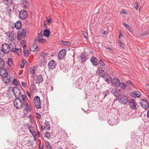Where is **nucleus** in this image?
<instances>
[{
	"label": "nucleus",
	"mask_w": 149,
	"mask_h": 149,
	"mask_svg": "<svg viewBox=\"0 0 149 149\" xmlns=\"http://www.w3.org/2000/svg\"><path fill=\"white\" fill-rule=\"evenodd\" d=\"M21 49L16 47V44L14 43H10L8 45L7 43H4L2 45L1 52L3 53L1 54L0 51V56H3L4 54H8L10 51L11 52L16 54L18 55L21 54Z\"/></svg>",
	"instance_id": "nucleus-1"
},
{
	"label": "nucleus",
	"mask_w": 149,
	"mask_h": 149,
	"mask_svg": "<svg viewBox=\"0 0 149 149\" xmlns=\"http://www.w3.org/2000/svg\"><path fill=\"white\" fill-rule=\"evenodd\" d=\"M13 103L15 107L18 109L22 108L24 104V103L18 97H16L14 100Z\"/></svg>",
	"instance_id": "nucleus-2"
},
{
	"label": "nucleus",
	"mask_w": 149,
	"mask_h": 149,
	"mask_svg": "<svg viewBox=\"0 0 149 149\" xmlns=\"http://www.w3.org/2000/svg\"><path fill=\"white\" fill-rule=\"evenodd\" d=\"M34 106L36 109H39L41 108L40 97L38 96L34 97L33 99Z\"/></svg>",
	"instance_id": "nucleus-3"
},
{
	"label": "nucleus",
	"mask_w": 149,
	"mask_h": 149,
	"mask_svg": "<svg viewBox=\"0 0 149 149\" xmlns=\"http://www.w3.org/2000/svg\"><path fill=\"white\" fill-rule=\"evenodd\" d=\"M26 35V33L25 30L23 29L22 30H21L18 32L17 38L18 40H21L25 37Z\"/></svg>",
	"instance_id": "nucleus-4"
},
{
	"label": "nucleus",
	"mask_w": 149,
	"mask_h": 149,
	"mask_svg": "<svg viewBox=\"0 0 149 149\" xmlns=\"http://www.w3.org/2000/svg\"><path fill=\"white\" fill-rule=\"evenodd\" d=\"M15 36L13 31L10 32L8 36H7V38L9 42L10 43H15Z\"/></svg>",
	"instance_id": "nucleus-5"
},
{
	"label": "nucleus",
	"mask_w": 149,
	"mask_h": 149,
	"mask_svg": "<svg viewBox=\"0 0 149 149\" xmlns=\"http://www.w3.org/2000/svg\"><path fill=\"white\" fill-rule=\"evenodd\" d=\"M117 97H118L119 102L120 103L125 104L128 101L127 97L125 95H118V96Z\"/></svg>",
	"instance_id": "nucleus-6"
},
{
	"label": "nucleus",
	"mask_w": 149,
	"mask_h": 149,
	"mask_svg": "<svg viewBox=\"0 0 149 149\" xmlns=\"http://www.w3.org/2000/svg\"><path fill=\"white\" fill-rule=\"evenodd\" d=\"M129 105L132 110H135L136 109V106L137 105L134 99H130L128 101Z\"/></svg>",
	"instance_id": "nucleus-7"
},
{
	"label": "nucleus",
	"mask_w": 149,
	"mask_h": 149,
	"mask_svg": "<svg viewBox=\"0 0 149 149\" xmlns=\"http://www.w3.org/2000/svg\"><path fill=\"white\" fill-rule=\"evenodd\" d=\"M28 16L27 12L25 10H22L19 12V17L22 19H25Z\"/></svg>",
	"instance_id": "nucleus-8"
},
{
	"label": "nucleus",
	"mask_w": 149,
	"mask_h": 149,
	"mask_svg": "<svg viewBox=\"0 0 149 149\" xmlns=\"http://www.w3.org/2000/svg\"><path fill=\"white\" fill-rule=\"evenodd\" d=\"M12 91L15 97H18L21 95V91L19 88L17 86H15L12 89Z\"/></svg>",
	"instance_id": "nucleus-9"
},
{
	"label": "nucleus",
	"mask_w": 149,
	"mask_h": 149,
	"mask_svg": "<svg viewBox=\"0 0 149 149\" xmlns=\"http://www.w3.org/2000/svg\"><path fill=\"white\" fill-rule=\"evenodd\" d=\"M141 106L145 110L148 109L149 108L148 103L146 100L142 99L140 102Z\"/></svg>",
	"instance_id": "nucleus-10"
},
{
	"label": "nucleus",
	"mask_w": 149,
	"mask_h": 149,
	"mask_svg": "<svg viewBox=\"0 0 149 149\" xmlns=\"http://www.w3.org/2000/svg\"><path fill=\"white\" fill-rule=\"evenodd\" d=\"M113 85L116 87H118L120 86V81L117 78H114L112 81Z\"/></svg>",
	"instance_id": "nucleus-11"
},
{
	"label": "nucleus",
	"mask_w": 149,
	"mask_h": 149,
	"mask_svg": "<svg viewBox=\"0 0 149 149\" xmlns=\"http://www.w3.org/2000/svg\"><path fill=\"white\" fill-rule=\"evenodd\" d=\"M66 54V51L65 49H63L61 50L58 54V58L60 59H62Z\"/></svg>",
	"instance_id": "nucleus-12"
},
{
	"label": "nucleus",
	"mask_w": 149,
	"mask_h": 149,
	"mask_svg": "<svg viewBox=\"0 0 149 149\" xmlns=\"http://www.w3.org/2000/svg\"><path fill=\"white\" fill-rule=\"evenodd\" d=\"M3 81L5 83H7L10 81V77L8 74L2 77Z\"/></svg>",
	"instance_id": "nucleus-13"
},
{
	"label": "nucleus",
	"mask_w": 149,
	"mask_h": 149,
	"mask_svg": "<svg viewBox=\"0 0 149 149\" xmlns=\"http://www.w3.org/2000/svg\"><path fill=\"white\" fill-rule=\"evenodd\" d=\"M56 64L55 61L54 60L50 61L48 64L49 68L50 69H53L55 68Z\"/></svg>",
	"instance_id": "nucleus-14"
},
{
	"label": "nucleus",
	"mask_w": 149,
	"mask_h": 149,
	"mask_svg": "<svg viewBox=\"0 0 149 149\" xmlns=\"http://www.w3.org/2000/svg\"><path fill=\"white\" fill-rule=\"evenodd\" d=\"M44 129L46 131H49L50 129V125L48 121H45L44 124Z\"/></svg>",
	"instance_id": "nucleus-15"
},
{
	"label": "nucleus",
	"mask_w": 149,
	"mask_h": 149,
	"mask_svg": "<svg viewBox=\"0 0 149 149\" xmlns=\"http://www.w3.org/2000/svg\"><path fill=\"white\" fill-rule=\"evenodd\" d=\"M6 74H8V71L5 69L1 68L0 69V75L2 77Z\"/></svg>",
	"instance_id": "nucleus-16"
},
{
	"label": "nucleus",
	"mask_w": 149,
	"mask_h": 149,
	"mask_svg": "<svg viewBox=\"0 0 149 149\" xmlns=\"http://www.w3.org/2000/svg\"><path fill=\"white\" fill-rule=\"evenodd\" d=\"M36 70V67L35 66L32 67L30 68L29 69V73L34 76L35 74V71Z\"/></svg>",
	"instance_id": "nucleus-17"
},
{
	"label": "nucleus",
	"mask_w": 149,
	"mask_h": 149,
	"mask_svg": "<svg viewBox=\"0 0 149 149\" xmlns=\"http://www.w3.org/2000/svg\"><path fill=\"white\" fill-rule=\"evenodd\" d=\"M47 53L45 52H42L41 54V56L42 58L44 60V62H45L47 61V60L48 57Z\"/></svg>",
	"instance_id": "nucleus-18"
},
{
	"label": "nucleus",
	"mask_w": 149,
	"mask_h": 149,
	"mask_svg": "<svg viewBox=\"0 0 149 149\" xmlns=\"http://www.w3.org/2000/svg\"><path fill=\"white\" fill-rule=\"evenodd\" d=\"M132 96L135 97H140L141 94L138 91H135L132 93Z\"/></svg>",
	"instance_id": "nucleus-19"
},
{
	"label": "nucleus",
	"mask_w": 149,
	"mask_h": 149,
	"mask_svg": "<svg viewBox=\"0 0 149 149\" xmlns=\"http://www.w3.org/2000/svg\"><path fill=\"white\" fill-rule=\"evenodd\" d=\"M38 46L35 44H33L30 47V50L33 52H36L38 50Z\"/></svg>",
	"instance_id": "nucleus-20"
},
{
	"label": "nucleus",
	"mask_w": 149,
	"mask_h": 149,
	"mask_svg": "<svg viewBox=\"0 0 149 149\" xmlns=\"http://www.w3.org/2000/svg\"><path fill=\"white\" fill-rule=\"evenodd\" d=\"M22 26L21 22L20 21H18L15 23V27L17 29H19L21 28Z\"/></svg>",
	"instance_id": "nucleus-21"
},
{
	"label": "nucleus",
	"mask_w": 149,
	"mask_h": 149,
	"mask_svg": "<svg viewBox=\"0 0 149 149\" xmlns=\"http://www.w3.org/2000/svg\"><path fill=\"white\" fill-rule=\"evenodd\" d=\"M91 62L94 65H97L98 64L97 60L96 58L94 56L90 58Z\"/></svg>",
	"instance_id": "nucleus-22"
},
{
	"label": "nucleus",
	"mask_w": 149,
	"mask_h": 149,
	"mask_svg": "<svg viewBox=\"0 0 149 149\" xmlns=\"http://www.w3.org/2000/svg\"><path fill=\"white\" fill-rule=\"evenodd\" d=\"M43 81V77L41 75H40L37 76V79L36 80V83L39 84L40 83L42 82Z\"/></svg>",
	"instance_id": "nucleus-23"
},
{
	"label": "nucleus",
	"mask_w": 149,
	"mask_h": 149,
	"mask_svg": "<svg viewBox=\"0 0 149 149\" xmlns=\"http://www.w3.org/2000/svg\"><path fill=\"white\" fill-rule=\"evenodd\" d=\"M29 130L32 135L35 137L37 135L36 132L33 130V128L31 126H29L28 127Z\"/></svg>",
	"instance_id": "nucleus-24"
},
{
	"label": "nucleus",
	"mask_w": 149,
	"mask_h": 149,
	"mask_svg": "<svg viewBox=\"0 0 149 149\" xmlns=\"http://www.w3.org/2000/svg\"><path fill=\"white\" fill-rule=\"evenodd\" d=\"M3 2L5 5L7 6H10L12 4V0H3Z\"/></svg>",
	"instance_id": "nucleus-25"
},
{
	"label": "nucleus",
	"mask_w": 149,
	"mask_h": 149,
	"mask_svg": "<svg viewBox=\"0 0 149 149\" xmlns=\"http://www.w3.org/2000/svg\"><path fill=\"white\" fill-rule=\"evenodd\" d=\"M25 105V108L28 112H29L31 111V108L28 102H26L24 104Z\"/></svg>",
	"instance_id": "nucleus-26"
},
{
	"label": "nucleus",
	"mask_w": 149,
	"mask_h": 149,
	"mask_svg": "<svg viewBox=\"0 0 149 149\" xmlns=\"http://www.w3.org/2000/svg\"><path fill=\"white\" fill-rule=\"evenodd\" d=\"M98 71L99 72V74L102 75V77L104 78V76H105L104 71L102 70L101 68H99Z\"/></svg>",
	"instance_id": "nucleus-27"
},
{
	"label": "nucleus",
	"mask_w": 149,
	"mask_h": 149,
	"mask_svg": "<svg viewBox=\"0 0 149 149\" xmlns=\"http://www.w3.org/2000/svg\"><path fill=\"white\" fill-rule=\"evenodd\" d=\"M35 40H38L39 42L42 43H44L46 42V40L41 38H36Z\"/></svg>",
	"instance_id": "nucleus-28"
},
{
	"label": "nucleus",
	"mask_w": 149,
	"mask_h": 149,
	"mask_svg": "<svg viewBox=\"0 0 149 149\" xmlns=\"http://www.w3.org/2000/svg\"><path fill=\"white\" fill-rule=\"evenodd\" d=\"M22 3L24 7L25 8H28L29 5V2L26 0L23 1H22Z\"/></svg>",
	"instance_id": "nucleus-29"
},
{
	"label": "nucleus",
	"mask_w": 149,
	"mask_h": 149,
	"mask_svg": "<svg viewBox=\"0 0 149 149\" xmlns=\"http://www.w3.org/2000/svg\"><path fill=\"white\" fill-rule=\"evenodd\" d=\"M5 66V62L3 59L0 58V68H3Z\"/></svg>",
	"instance_id": "nucleus-30"
},
{
	"label": "nucleus",
	"mask_w": 149,
	"mask_h": 149,
	"mask_svg": "<svg viewBox=\"0 0 149 149\" xmlns=\"http://www.w3.org/2000/svg\"><path fill=\"white\" fill-rule=\"evenodd\" d=\"M43 33L44 36L47 37H48L49 36L50 31L49 30L46 29L45 30V31L43 32Z\"/></svg>",
	"instance_id": "nucleus-31"
},
{
	"label": "nucleus",
	"mask_w": 149,
	"mask_h": 149,
	"mask_svg": "<svg viewBox=\"0 0 149 149\" xmlns=\"http://www.w3.org/2000/svg\"><path fill=\"white\" fill-rule=\"evenodd\" d=\"M116 89H113L111 91V93L113 95H114V96L116 97H117L118 96V93L117 92H116Z\"/></svg>",
	"instance_id": "nucleus-32"
},
{
	"label": "nucleus",
	"mask_w": 149,
	"mask_h": 149,
	"mask_svg": "<svg viewBox=\"0 0 149 149\" xmlns=\"http://www.w3.org/2000/svg\"><path fill=\"white\" fill-rule=\"evenodd\" d=\"M29 51L28 50H24V54L26 57H28L29 54Z\"/></svg>",
	"instance_id": "nucleus-33"
},
{
	"label": "nucleus",
	"mask_w": 149,
	"mask_h": 149,
	"mask_svg": "<svg viewBox=\"0 0 149 149\" xmlns=\"http://www.w3.org/2000/svg\"><path fill=\"white\" fill-rule=\"evenodd\" d=\"M61 43L63 45H69L71 44V43L70 42L68 41L64 42L63 41H61Z\"/></svg>",
	"instance_id": "nucleus-34"
},
{
	"label": "nucleus",
	"mask_w": 149,
	"mask_h": 149,
	"mask_svg": "<svg viewBox=\"0 0 149 149\" xmlns=\"http://www.w3.org/2000/svg\"><path fill=\"white\" fill-rule=\"evenodd\" d=\"M45 136L48 139H49L51 137V135L48 132H46L44 134Z\"/></svg>",
	"instance_id": "nucleus-35"
},
{
	"label": "nucleus",
	"mask_w": 149,
	"mask_h": 149,
	"mask_svg": "<svg viewBox=\"0 0 149 149\" xmlns=\"http://www.w3.org/2000/svg\"><path fill=\"white\" fill-rule=\"evenodd\" d=\"M22 99L23 100V102L24 103V104L26 102H26V96L25 95H22L21 96Z\"/></svg>",
	"instance_id": "nucleus-36"
},
{
	"label": "nucleus",
	"mask_w": 149,
	"mask_h": 149,
	"mask_svg": "<svg viewBox=\"0 0 149 149\" xmlns=\"http://www.w3.org/2000/svg\"><path fill=\"white\" fill-rule=\"evenodd\" d=\"M120 88L122 89H125L126 88V84L123 82H122L120 84Z\"/></svg>",
	"instance_id": "nucleus-37"
},
{
	"label": "nucleus",
	"mask_w": 149,
	"mask_h": 149,
	"mask_svg": "<svg viewBox=\"0 0 149 149\" xmlns=\"http://www.w3.org/2000/svg\"><path fill=\"white\" fill-rule=\"evenodd\" d=\"M22 45L23 46L24 48L26 47V42L25 40H22L21 42Z\"/></svg>",
	"instance_id": "nucleus-38"
},
{
	"label": "nucleus",
	"mask_w": 149,
	"mask_h": 149,
	"mask_svg": "<svg viewBox=\"0 0 149 149\" xmlns=\"http://www.w3.org/2000/svg\"><path fill=\"white\" fill-rule=\"evenodd\" d=\"M8 64L10 66L12 65L13 63L12 62V60L11 58H8Z\"/></svg>",
	"instance_id": "nucleus-39"
},
{
	"label": "nucleus",
	"mask_w": 149,
	"mask_h": 149,
	"mask_svg": "<svg viewBox=\"0 0 149 149\" xmlns=\"http://www.w3.org/2000/svg\"><path fill=\"white\" fill-rule=\"evenodd\" d=\"M47 20L48 23L49 24L51 23V21L52 20V18L51 17H49V18H48L47 17Z\"/></svg>",
	"instance_id": "nucleus-40"
},
{
	"label": "nucleus",
	"mask_w": 149,
	"mask_h": 149,
	"mask_svg": "<svg viewBox=\"0 0 149 149\" xmlns=\"http://www.w3.org/2000/svg\"><path fill=\"white\" fill-rule=\"evenodd\" d=\"M99 63L100 65L101 66H104V64L103 61L100 59L99 61Z\"/></svg>",
	"instance_id": "nucleus-41"
},
{
	"label": "nucleus",
	"mask_w": 149,
	"mask_h": 149,
	"mask_svg": "<svg viewBox=\"0 0 149 149\" xmlns=\"http://www.w3.org/2000/svg\"><path fill=\"white\" fill-rule=\"evenodd\" d=\"M127 29L131 33H133L134 32L133 29L132 28L129 26Z\"/></svg>",
	"instance_id": "nucleus-42"
},
{
	"label": "nucleus",
	"mask_w": 149,
	"mask_h": 149,
	"mask_svg": "<svg viewBox=\"0 0 149 149\" xmlns=\"http://www.w3.org/2000/svg\"><path fill=\"white\" fill-rule=\"evenodd\" d=\"M82 35L85 38H86L87 37L88 34L85 31H83L82 32Z\"/></svg>",
	"instance_id": "nucleus-43"
},
{
	"label": "nucleus",
	"mask_w": 149,
	"mask_h": 149,
	"mask_svg": "<svg viewBox=\"0 0 149 149\" xmlns=\"http://www.w3.org/2000/svg\"><path fill=\"white\" fill-rule=\"evenodd\" d=\"M13 84L16 85L17 86L18 85V83L17 82V81L16 79H14L13 80Z\"/></svg>",
	"instance_id": "nucleus-44"
},
{
	"label": "nucleus",
	"mask_w": 149,
	"mask_h": 149,
	"mask_svg": "<svg viewBox=\"0 0 149 149\" xmlns=\"http://www.w3.org/2000/svg\"><path fill=\"white\" fill-rule=\"evenodd\" d=\"M21 85L24 88H25L26 87V83L21 82Z\"/></svg>",
	"instance_id": "nucleus-45"
},
{
	"label": "nucleus",
	"mask_w": 149,
	"mask_h": 149,
	"mask_svg": "<svg viewBox=\"0 0 149 149\" xmlns=\"http://www.w3.org/2000/svg\"><path fill=\"white\" fill-rule=\"evenodd\" d=\"M36 116L37 117V118L38 119H40V114L38 113H37L36 114Z\"/></svg>",
	"instance_id": "nucleus-46"
},
{
	"label": "nucleus",
	"mask_w": 149,
	"mask_h": 149,
	"mask_svg": "<svg viewBox=\"0 0 149 149\" xmlns=\"http://www.w3.org/2000/svg\"><path fill=\"white\" fill-rule=\"evenodd\" d=\"M42 36V33H40L38 34V37L36 38H41Z\"/></svg>",
	"instance_id": "nucleus-47"
},
{
	"label": "nucleus",
	"mask_w": 149,
	"mask_h": 149,
	"mask_svg": "<svg viewBox=\"0 0 149 149\" xmlns=\"http://www.w3.org/2000/svg\"><path fill=\"white\" fill-rule=\"evenodd\" d=\"M123 24L127 29L129 26L128 24L125 23H123Z\"/></svg>",
	"instance_id": "nucleus-48"
},
{
	"label": "nucleus",
	"mask_w": 149,
	"mask_h": 149,
	"mask_svg": "<svg viewBox=\"0 0 149 149\" xmlns=\"http://www.w3.org/2000/svg\"><path fill=\"white\" fill-rule=\"evenodd\" d=\"M126 82L127 84H133L131 80H127L126 81Z\"/></svg>",
	"instance_id": "nucleus-49"
},
{
	"label": "nucleus",
	"mask_w": 149,
	"mask_h": 149,
	"mask_svg": "<svg viewBox=\"0 0 149 149\" xmlns=\"http://www.w3.org/2000/svg\"><path fill=\"white\" fill-rule=\"evenodd\" d=\"M119 45L121 47H124V45L121 42H119Z\"/></svg>",
	"instance_id": "nucleus-50"
},
{
	"label": "nucleus",
	"mask_w": 149,
	"mask_h": 149,
	"mask_svg": "<svg viewBox=\"0 0 149 149\" xmlns=\"http://www.w3.org/2000/svg\"><path fill=\"white\" fill-rule=\"evenodd\" d=\"M104 79L105 80V81L108 83H109V81H110V80L108 78H105L104 77Z\"/></svg>",
	"instance_id": "nucleus-51"
},
{
	"label": "nucleus",
	"mask_w": 149,
	"mask_h": 149,
	"mask_svg": "<svg viewBox=\"0 0 149 149\" xmlns=\"http://www.w3.org/2000/svg\"><path fill=\"white\" fill-rule=\"evenodd\" d=\"M45 144L47 146V148H49V147H50L49 143V142H47L45 143Z\"/></svg>",
	"instance_id": "nucleus-52"
},
{
	"label": "nucleus",
	"mask_w": 149,
	"mask_h": 149,
	"mask_svg": "<svg viewBox=\"0 0 149 149\" xmlns=\"http://www.w3.org/2000/svg\"><path fill=\"white\" fill-rule=\"evenodd\" d=\"M135 5H136L135 7V9L136 10H137L138 8L139 7L138 4V3L137 2H136L135 3Z\"/></svg>",
	"instance_id": "nucleus-53"
},
{
	"label": "nucleus",
	"mask_w": 149,
	"mask_h": 149,
	"mask_svg": "<svg viewBox=\"0 0 149 149\" xmlns=\"http://www.w3.org/2000/svg\"><path fill=\"white\" fill-rule=\"evenodd\" d=\"M80 57L82 59L84 60L86 59V57H84L83 55L81 56Z\"/></svg>",
	"instance_id": "nucleus-54"
},
{
	"label": "nucleus",
	"mask_w": 149,
	"mask_h": 149,
	"mask_svg": "<svg viewBox=\"0 0 149 149\" xmlns=\"http://www.w3.org/2000/svg\"><path fill=\"white\" fill-rule=\"evenodd\" d=\"M107 33V32L106 31H105L104 30H102L101 31V33L102 34H106V33Z\"/></svg>",
	"instance_id": "nucleus-55"
},
{
	"label": "nucleus",
	"mask_w": 149,
	"mask_h": 149,
	"mask_svg": "<svg viewBox=\"0 0 149 149\" xmlns=\"http://www.w3.org/2000/svg\"><path fill=\"white\" fill-rule=\"evenodd\" d=\"M39 149H43V146L42 145L41 146V144L39 145Z\"/></svg>",
	"instance_id": "nucleus-56"
},
{
	"label": "nucleus",
	"mask_w": 149,
	"mask_h": 149,
	"mask_svg": "<svg viewBox=\"0 0 149 149\" xmlns=\"http://www.w3.org/2000/svg\"><path fill=\"white\" fill-rule=\"evenodd\" d=\"M26 93L29 97H30V94L29 93V92L28 91L26 92Z\"/></svg>",
	"instance_id": "nucleus-57"
},
{
	"label": "nucleus",
	"mask_w": 149,
	"mask_h": 149,
	"mask_svg": "<svg viewBox=\"0 0 149 149\" xmlns=\"http://www.w3.org/2000/svg\"><path fill=\"white\" fill-rule=\"evenodd\" d=\"M120 13H123L124 14H126L125 11L124 10H122Z\"/></svg>",
	"instance_id": "nucleus-58"
},
{
	"label": "nucleus",
	"mask_w": 149,
	"mask_h": 149,
	"mask_svg": "<svg viewBox=\"0 0 149 149\" xmlns=\"http://www.w3.org/2000/svg\"><path fill=\"white\" fill-rule=\"evenodd\" d=\"M107 48L108 49V50H109L110 51H111V50H112V49L111 48V47L109 46H108Z\"/></svg>",
	"instance_id": "nucleus-59"
},
{
	"label": "nucleus",
	"mask_w": 149,
	"mask_h": 149,
	"mask_svg": "<svg viewBox=\"0 0 149 149\" xmlns=\"http://www.w3.org/2000/svg\"><path fill=\"white\" fill-rule=\"evenodd\" d=\"M146 87L149 90V84H147L146 85Z\"/></svg>",
	"instance_id": "nucleus-60"
},
{
	"label": "nucleus",
	"mask_w": 149,
	"mask_h": 149,
	"mask_svg": "<svg viewBox=\"0 0 149 149\" xmlns=\"http://www.w3.org/2000/svg\"><path fill=\"white\" fill-rule=\"evenodd\" d=\"M41 129L42 130H43L44 129V126L43 125H42L41 126Z\"/></svg>",
	"instance_id": "nucleus-61"
},
{
	"label": "nucleus",
	"mask_w": 149,
	"mask_h": 149,
	"mask_svg": "<svg viewBox=\"0 0 149 149\" xmlns=\"http://www.w3.org/2000/svg\"><path fill=\"white\" fill-rule=\"evenodd\" d=\"M46 22H47L46 21H45L44 22V23H43V25H44V26H46Z\"/></svg>",
	"instance_id": "nucleus-62"
},
{
	"label": "nucleus",
	"mask_w": 149,
	"mask_h": 149,
	"mask_svg": "<svg viewBox=\"0 0 149 149\" xmlns=\"http://www.w3.org/2000/svg\"><path fill=\"white\" fill-rule=\"evenodd\" d=\"M147 116L149 118V110H148L147 112Z\"/></svg>",
	"instance_id": "nucleus-63"
},
{
	"label": "nucleus",
	"mask_w": 149,
	"mask_h": 149,
	"mask_svg": "<svg viewBox=\"0 0 149 149\" xmlns=\"http://www.w3.org/2000/svg\"><path fill=\"white\" fill-rule=\"evenodd\" d=\"M26 62V61H25L24 60H22V63L24 64H25V63Z\"/></svg>",
	"instance_id": "nucleus-64"
}]
</instances>
